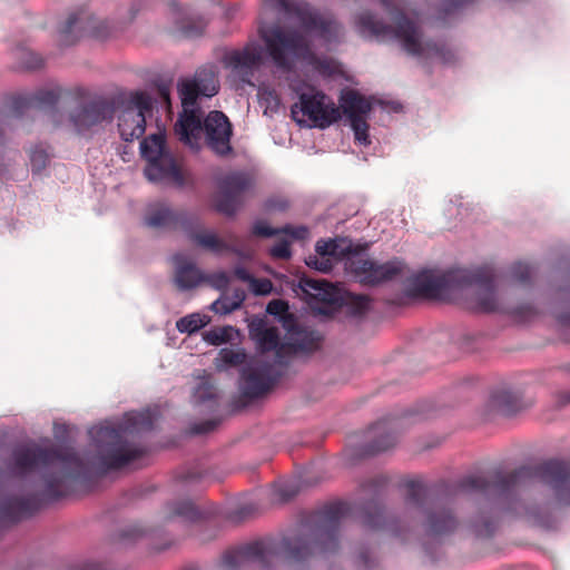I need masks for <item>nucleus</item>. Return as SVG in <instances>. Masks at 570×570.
Wrapping results in <instances>:
<instances>
[{"label": "nucleus", "instance_id": "11", "mask_svg": "<svg viewBox=\"0 0 570 570\" xmlns=\"http://www.w3.org/2000/svg\"><path fill=\"white\" fill-rule=\"evenodd\" d=\"M198 109H183L175 125V132L179 139L193 149L199 148L203 126Z\"/></svg>", "mask_w": 570, "mask_h": 570}, {"label": "nucleus", "instance_id": "38", "mask_svg": "<svg viewBox=\"0 0 570 570\" xmlns=\"http://www.w3.org/2000/svg\"><path fill=\"white\" fill-rule=\"evenodd\" d=\"M170 7H171V9H173V11L175 13H179L180 12V8H179V4L177 2H171Z\"/></svg>", "mask_w": 570, "mask_h": 570}, {"label": "nucleus", "instance_id": "24", "mask_svg": "<svg viewBox=\"0 0 570 570\" xmlns=\"http://www.w3.org/2000/svg\"><path fill=\"white\" fill-rule=\"evenodd\" d=\"M266 311L277 317L285 328H289L293 324V317L288 313V304L282 299H275L268 303Z\"/></svg>", "mask_w": 570, "mask_h": 570}, {"label": "nucleus", "instance_id": "26", "mask_svg": "<svg viewBox=\"0 0 570 570\" xmlns=\"http://www.w3.org/2000/svg\"><path fill=\"white\" fill-rule=\"evenodd\" d=\"M326 96L320 91L311 89V92H303L299 95V104H294L292 107H335L333 102H325Z\"/></svg>", "mask_w": 570, "mask_h": 570}, {"label": "nucleus", "instance_id": "7", "mask_svg": "<svg viewBox=\"0 0 570 570\" xmlns=\"http://www.w3.org/2000/svg\"><path fill=\"white\" fill-rule=\"evenodd\" d=\"M224 63L236 80L254 87L252 79L263 65V48L254 42L248 43L243 49L227 52Z\"/></svg>", "mask_w": 570, "mask_h": 570}, {"label": "nucleus", "instance_id": "19", "mask_svg": "<svg viewBox=\"0 0 570 570\" xmlns=\"http://www.w3.org/2000/svg\"><path fill=\"white\" fill-rule=\"evenodd\" d=\"M367 109H344L347 112V117L351 122V127L354 131L355 138L361 144H368L367 137V125L365 111Z\"/></svg>", "mask_w": 570, "mask_h": 570}, {"label": "nucleus", "instance_id": "3", "mask_svg": "<svg viewBox=\"0 0 570 570\" xmlns=\"http://www.w3.org/2000/svg\"><path fill=\"white\" fill-rule=\"evenodd\" d=\"M264 4L279 14L297 18L305 31L314 32L326 42H337L343 35V27L333 14L322 13L307 3L264 0Z\"/></svg>", "mask_w": 570, "mask_h": 570}, {"label": "nucleus", "instance_id": "10", "mask_svg": "<svg viewBox=\"0 0 570 570\" xmlns=\"http://www.w3.org/2000/svg\"><path fill=\"white\" fill-rule=\"evenodd\" d=\"M204 130L207 144L215 153L225 154L230 149L232 126L220 110H213L208 114L204 121Z\"/></svg>", "mask_w": 570, "mask_h": 570}, {"label": "nucleus", "instance_id": "34", "mask_svg": "<svg viewBox=\"0 0 570 570\" xmlns=\"http://www.w3.org/2000/svg\"><path fill=\"white\" fill-rule=\"evenodd\" d=\"M254 233L257 235H261V236H272L276 232L271 229L265 223L259 222V223L255 224Z\"/></svg>", "mask_w": 570, "mask_h": 570}, {"label": "nucleus", "instance_id": "6", "mask_svg": "<svg viewBox=\"0 0 570 570\" xmlns=\"http://www.w3.org/2000/svg\"><path fill=\"white\" fill-rule=\"evenodd\" d=\"M164 145L165 132L163 130L150 135L140 144V153L148 161L145 173L150 181H160L171 175H177L173 160L164 155Z\"/></svg>", "mask_w": 570, "mask_h": 570}, {"label": "nucleus", "instance_id": "27", "mask_svg": "<svg viewBox=\"0 0 570 570\" xmlns=\"http://www.w3.org/2000/svg\"><path fill=\"white\" fill-rule=\"evenodd\" d=\"M236 333L237 332L230 326L214 328L204 334V340L208 344L220 345V344L232 340L234 334H236Z\"/></svg>", "mask_w": 570, "mask_h": 570}, {"label": "nucleus", "instance_id": "8", "mask_svg": "<svg viewBox=\"0 0 570 570\" xmlns=\"http://www.w3.org/2000/svg\"><path fill=\"white\" fill-rule=\"evenodd\" d=\"M181 107L193 106L198 97H213L218 92L219 83L212 68L196 71L193 79H181L178 85Z\"/></svg>", "mask_w": 570, "mask_h": 570}, {"label": "nucleus", "instance_id": "35", "mask_svg": "<svg viewBox=\"0 0 570 570\" xmlns=\"http://www.w3.org/2000/svg\"><path fill=\"white\" fill-rule=\"evenodd\" d=\"M168 215L169 214L167 210H163L159 217H149L147 219V224L149 226H159L163 223V220H165L168 217Z\"/></svg>", "mask_w": 570, "mask_h": 570}, {"label": "nucleus", "instance_id": "40", "mask_svg": "<svg viewBox=\"0 0 570 570\" xmlns=\"http://www.w3.org/2000/svg\"><path fill=\"white\" fill-rule=\"evenodd\" d=\"M289 350H293L294 352H296V347L295 346H288Z\"/></svg>", "mask_w": 570, "mask_h": 570}, {"label": "nucleus", "instance_id": "22", "mask_svg": "<svg viewBox=\"0 0 570 570\" xmlns=\"http://www.w3.org/2000/svg\"><path fill=\"white\" fill-rule=\"evenodd\" d=\"M238 189V185L234 181H230L227 188L222 191L216 199V208L218 212L224 213L226 215H230L236 209V198L234 193Z\"/></svg>", "mask_w": 570, "mask_h": 570}, {"label": "nucleus", "instance_id": "5", "mask_svg": "<svg viewBox=\"0 0 570 570\" xmlns=\"http://www.w3.org/2000/svg\"><path fill=\"white\" fill-rule=\"evenodd\" d=\"M114 31L115 28L108 20H99L87 12L70 13L59 28V42L67 47L76 43L85 33L97 39H105L110 37Z\"/></svg>", "mask_w": 570, "mask_h": 570}, {"label": "nucleus", "instance_id": "37", "mask_svg": "<svg viewBox=\"0 0 570 570\" xmlns=\"http://www.w3.org/2000/svg\"><path fill=\"white\" fill-rule=\"evenodd\" d=\"M130 10H131V19H134L136 17L137 12L139 11L138 4L134 3Z\"/></svg>", "mask_w": 570, "mask_h": 570}, {"label": "nucleus", "instance_id": "25", "mask_svg": "<svg viewBox=\"0 0 570 570\" xmlns=\"http://www.w3.org/2000/svg\"><path fill=\"white\" fill-rule=\"evenodd\" d=\"M17 58L27 70H38L45 66V59L39 53L28 49H18Z\"/></svg>", "mask_w": 570, "mask_h": 570}, {"label": "nucleus", "instance_id": "23", "mask_svg": "<svg viewBox=\"0 0 570 570\" xmlns=\"http://www.w3.org/2000/svg\"><path fill=\"white\" fill-rule=\"evenodd\" d=\"M244 360L245 354L243 351L224 348L219 352L218 357L216 360V368L218 371H224L227 370L229 366L243 363Z\"/></svg>", "mask_w": 570, "mask_h": 570}, {"label": "nucleus", "instance_id": "36", "mask_svg": "<svg viewBox=\"0 0 570 570\" xmlns=\"http://www.w3.org/2000/svg\"><path fill=\"white\" fill-rule=\"evenodd\" d=\"M132 456H115L111 459V462L110 464L114 465V466H121L126 463H128L130 460H131Z\"/></svg>", "mask_w": 570, "mask_h": 570}, {"label": "nucleus", "instance_id": "33", "mask_svg": "<svg viewBox=\"0 0 570 570\" xmlns=\"http://www.w3.org/2000/svg\"><path fill=\"white\" fill-rule=\"evenodd\" d=\"M284 233H285L286 235H289L291 237H293V238H297V239H303V238L307 237V235H308V230H307V228H306V227H303V226L297 227V228H289V227H286V228L284 229Z\"/></svg>", "mask_w": 570, "mask_h": 570}, {"label": "nucleus", "instance_id": "14", "mask_svg": "<svg viewBox=\"0 0 570 570\" xmlns=\"http://www.w3.org/2000/svg\"><path fill=\"white\" fill-rule=\"evenodd\" d=\"M347 249H350V245L346 239L318 242L316 244V253L321 256V262L309 259L307 265L320 272H328L332 268V262L342 258Z\"/></svg>", "mask_w": 570, "mask_h": 570}, {"label": "nucleus", "instance_id": "29", "mask_svg": "<svg viewBox=\"0 0 570 570\" xmlns=\"http://www.w3.org/2000/svg\"><path fill=\"white\" fill-rule=\"evenodd\" d=\"M258 100L261 105H265V107H278L279 106V99L277 94L266 87H259L258 88Z\"/></svg>", "mask_w": 570, "mask_h": 570}, {"label": "nucleus", "instance_id": "2", "mask_svg": "<svg viewBox=\"0 0 570 570\" xmlns=\"http://www.w3.org/2000/svg\"><path fill=\"white\" fill-rule=\"evenodd\" d=\"M356 23L362 33H370L382 38H394L400 41L402 48L412 56L423 58H438L443 65H454L458 61L455 51L445 42L422 41L421 32L414 21L403 12L395 17V26L392 27L377 19L372 12L364 11L356 18Z\"/></svg>", "mask_w": 570, "mask_h": 570}, {"label": "nucleus", "instance_id": "39", "mask_svg": "<svg viewBox=\"0 0 570 570\" xmlns=\"http://www.w3.org/2000/svg\"><path fill=\"white\" fill-rule=\"evenodd\" d=\"M213 308H214V309H217V302H215V303L213 304Z\"/></svg>", "mask_w": 570, "mask_h": 570}, {"label": "nucleus", "instance_id": "32", "mask_svg": "<svg viewBox=\"0 0 570 570\" xmlns=\"http://www.w3.org/2000/svg\"><path fill=\"white\" fill-rule=\"evenodd\" d=\"M197 243L207 248H215L217 246V239L212 233L197 237Z\"/></svg>", "mask_w": 570, "mask_h": 570}, {"label": "nucleus", "instance_id": "16", "mask_svg": "<svg viewBox=\"0 0 570 570\" xmlns=\"http://www.w3.org/2000/svg\"><path fill=\"white\" fill-rule=\"evenodd\" d=\"M249 335L262 351L275 350L279 355L285 344H279L278 334L274 327H268L263 320H254L249 325Z\"/></svg>", "mask_w": 570, "mask_h": 570}, {"label": "nucleus", "instance_id": "15", "mask_svg": "<svg viewBox=\"0 0 570 570\" xmlns=\"http://www.w3.org/2000/svg\"><path fill=\"white\" fill-rule=\"evenodd\" d=\"M153 109H119L117 115L120 136L130 141L139 138L145 131L146 114Z\"/></svg>", "mask_w": 570, "mask_h": 570}, {"label": "nucleus", "instance_id": "21", "mask_svg": "<svg viewBox=\"0 0 570 570\" xmlns=\"http://www.w3.org/2000/svg\"><path fill=\"white\" fill-rule=\"evenodd\" d=\"M206 314L193 313L177 321L176 327L180 333H195L209 323Z\"/></svg>", "mask_w": 570, "mask_h": 570}, {"label": "nucleus", "instance_id": "20", "mask_svg": "<svg viewBox=\"0 0 570 570\" xmlns=\"http://www.w3.org/2000/svg\"><path fill=\"white\" fill-rule=\"evenodd\" d=\"M200 279L198 271L190 264H181L177 258L176 283L181 289L196 286Z\"/></svg>", "mask_w": 570, "mask_h": 570}, {"label": "nucleus", "instance_id": "30", "mask_svg": "<svg viewBox=\"0 0 570 570\" xmlns=\"http://www.w3.org/2000/svg\"><path fill=\"white\" fill-rule=\"evenodd\" d=\"M474 0H442L441 11L444 16L455 13L458 10L472 3Z\"/></svg>", "mask_w": 570, "mask_h": 570}, {"label": "nucleus", "instance_id": "4", "mask_svg": "<svg viewBox=\"0 0 570 570\" xmlns=\"http://www.w3.org/2000/svg\"><path fill=\"white\" fill-rule=\"evenodd\" d=\"M258 32L274 65L284 71L292 69L295 58L305 57L309 52L307 40L297 30L261 24Z\"/></svg>", "mask_w": 570, "mask_h": 570}, {"label": "nucleus", "instance_id": "17", "mask_svg": "<svg viewBox=\"0 0 570 570\" xmlns=\"http://www.w3.org/2000/svg\"><path fill=\"white\" fill-rule=\"evenodd\" d=\"M337 107H402L394 100H385L374 96H364L355 89L344 88L341 91Z\"/></svg>", "mask_w": 570, "mask_h": 570}, {"label": "nucleus", "instance_id": "1", "mask_svg": "<svg viewBox=\"0 0 570 570\" xmlns=\"http://www.w3.org/2000/svg\"><path fill=\"white\" fill-rule=\"evenodd\" d=\"M159 101L147 91H127L116 89L106 96L98 90L83 86L70 88L60 85L39 88L32 92L18 91L7 96L8 107H56L60 101L76 107H154V104H164L171 107L170 86L164 81L156 82Z\"/></svg>", "mask_w": 570, "mask_h": 570}, {"label": "nucleus", "instance_id": "12", "mask_svg": "<svg viewBox=\"0 0 570 570\" xmlns=\"http://www.w3.org/2000/svg\"><path fill=\"white\" fill-rule=\"evenodd\" d=\"M292 119L305 128H326L341 117V109H289Z\"/></svg>", "mask_w": 570, "mask_h": 570}, {"label": "nucleus", "instance_id": "18", "mask_svg": "<svg viewBox=\"0 0 570 570\" xmlns=\"http://www.w3.org/2000/svg\"><path fill=\"white\" fill-rule=\"evenodd\" d=\"M175 24L185 37L193 38L198 37L204 32L207 26V20L200 16L176 17Z\"/></svg>", "mask_w": 570, "mask_h": 570}, {"label": "nucleus", "instance_id": "13", "mask_svg": "<svg viewBox=\"0 0 570 570\" xmlns=\"http://www.w3.org/2000/svg\"><path fill=\"white\" fill-rule=\"evenodd\" d=\"M403 272V264L399 261L390 262L383 265H376L364 261L356 269L361 282L367 284H377L395 278Z\"/></svg>", "mask_w": 570, "mask_h": 570}, {"label": "nucleus", "instance_id": "9", "mask_svg": "<svg viewBox=\"0 0 570 570\" xmlns=\"http://www.w3.org/2000/svg\"><path fill=\"white\" fill-rule=\"evenodd\" d=\"M301 287L307 296V304L318 314L330 313L342 299L336 286L322 281L305 279Z\"/></svg>", "mask_w": 570, "mask_h": 570}, {"label": "nucleus", "instance_id": "28", "mask_svg": "<svg viewBox=\"0 0 570 570\" xmlns=\"http://www.w3.org/2000/svg\"><path fill=\"white\" fill-rule=\"evenodd\" d=\"M236 275L242 279L248 281L250 289L257 295H267L273 289L271 281L252 278L244 269H237Z\"/></svg>", "mask_w": 570, "mask_h": 570}, {"label": "nucleus", "instance_id": "31", "mask_svg": "<svg viewBox=\"0 0 570 570\" xmlns=\"http://www.w3.org/2000/svg\"><path fill=\"white\" fill-rule=\"evenodd\" d=\"M271 254L277 258H288L291 250L287 242H282L271 249Z\"/></svg>", "mask_w": 570, "mask_h": 570}]
</instances>
